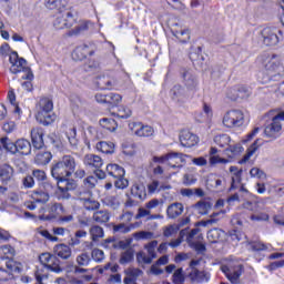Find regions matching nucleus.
Masks as SVG:
<instances>
[{
	"label": "nucleus",
	"instance_id": "obj_1",
	"mask_svg": "<svg viewBox=\"0 0 284 284\" xmlns=\"http://www.w3.org/2000/svg\"><path fill=\"white\" fill-rule=\"evenodd\" d=\"M261 61H264V74L266 77L262 78V83H270V81H274L276 77H282L284 74L283 64L280 63L281 57L273 55H261Z\"/></svg>",
	"mask_w": 284,
	"mask_h": 284
},
{
	"label": "nucleus",
	"instance_id": "obj_2",
	"mask_svg": "<svg viewBox=\"0 0 284 284\" xmlns=\"http://www.w3.org/2000/svg\"><path fill=\"white\" fill-rule=\"evenodd\" d=\"M267 116L271 119V122L264 128V136L266 139H272L273 141L281 136L284 125V111L272 110L267 113Z\"/></svg>",
	"mask_w": 284,
	"mask_h": 284
},
{
	"label": "nucleus",
	"instance_id": "obj_3",
	"mask_svg": "<svg viewBox=\"0 0 284 284\" xmlns=\"http://www.w3.org/2000/svg\"><path fill=\"white\" fill-rule=\"evenodd\" d=\"M36 119L41 125H52L57 121V114L52 113L54 110V102L50 98H41L36 105Z\"/></svg>",
	"mask_w": 284,
	"mask_h": 284
},
{
	"label": "nucleus",
	"instance_id": "obj_4",
	"mask_svg": "<svg viewBox=\"0 0 284 284\" xmlns=\"http://www.w3.org/2000/svg\"><path fill=\"white\" fill-rule=\"evenodd\" d=\"M9 62L11 64L10 72L11 74H22V79L27 81H32L34 79V74H32V69L28 67V61L24 58L19 57L17 51H12L9 54Z\"/></svg>",
	"mask_w": 284,
	"mask_h": 284
},
{
	"label": "nucleus",
	"instance_id": "obj_5",
	"mask_svg": "<svg viewBox=\"0 0 284 284\" xmlns=\"http://www.w3.org/2000/svg\"><path fill=\"white\" fill-rule=\"evenodd\" d=\"M187 154L179 153V152H171L162 156H153V163H164L172 168V170H181L183 165L186 163Z\"/></svg>",
	"mask_w": 284,
	"mask_h": 284
},
{
	"label": "nucleus",
	"instance_id": "obj_6",
	"mask_svg": "<svg viewBox=\"0 0 284 284\" xmlns=\"http://www.w3.org/2000/svg\"><path fill=\"white\" fill-rule=\"evenodd\" d=\"M221 272H223L231 284H241V276H243L245 268L243 267V264L231 261L221 266Z\"/></svg>",
	"mask_w": 284,
	"mask_h": 284
},
{
	"label": "nucleus",
	"instance_id": "obj_7",
	"mask_svg": "<svg viewBox=\"0 0 284 284\" xmlns=\"http://www.w3.org/2000/svg\"><path fill=\"white\" fill-rule=\"evenodd\" d=\"M74 200L79 201L80 205H82L84 210L88 211H94L101 207V203L94 200V197L92 196V191L90 190L78 191Z\"/></svg>",
	"mask_w": 284,
	"mask_h": 284
},
{
	"label": "nucleus",
	"instance_id": "obj_8",
	"mask_svg": "<svg viewBox=\"0 0 284 284\" xmlns=\"http://www.w3.org/2000/svg\"><path fill=\"white\" fill-rule=\"evenodd\" d=\"M245 121L243 111L241 110H231L227 111L223 116V125L225 128H241Z\"/></svg>",
	"mask_w": 284,
	"mask_h": 284
},
{
	"label": "nucleus",
	"instance_id": "obj_9",
	"mask_svg": "<svg viewBox=\"0 0 284 284\" xmlns=\"http://www.w3.org/2000/svg\"><path fill=\"white\" fill-rule=\"evenodd\" d=\"M39 261L43 267H47V270H50V272H55V274H61L63 272V268H61V261L57 255H52L50 253H42L39 256Z\"/></svg>",
	"mask_w": 284,
	"mask_h": 284
},
{
	"label": "nucleus",
	"instance_id": "obj_10",
	"mask_svg": "<svg viewBox=\"0 0 284 284\" xmlns=\"http://www.w3.org/2000/svg\"><path fill=\"white\" fill-rule=\"evenodd\" d=\"M159 246V241L153 240L149 242L144 248L148 252V255L143 252L138 253L136 258L139 263H144L145 265H150L154 258H156V247Z\"/></svg>",
	"mask_w": 284,
	"mask_h": 284
},
{
	"label": "nucleus",
	"instance_id": "obj_11",
	"mask_svg": "<svg viewBox=\"0 0 284 284\" xmlns=\"http://www.w3.org/2000/svg\"><path fill=\"white\" fill-rule=\"evenodd\" d=\"M74 23H77V18H74L71 11H67L55 18L53 28H55V30H65V28H72Z\"/></svg>",
	"mask_w": 284,
	"mask_h": 284
},
{
	"label": "nucleus",
	"instance_id": "obj_12",
	"mask_svg": "<svg viewBox=\"0 0 284 284\" xmlns=\"http://www.w3.org/2000/svg\"><path fill=\"white\" fill-rule=\"evenodd\" d=\"M278 33L281 30L266 27L261 31L260 37L264 45L274 47L278 45Z\"/></svg>",
	"mask_w": 284,
	"mask_h": 284
},
{
	"label": "nucleus",
	"instance_id": "obj_13",
	"mask_svg": "<svg viewBox=\"0 0 284 284\" xmlns=\"http://www.w3.org/2000/svg\"><path fill=\"white\" fill-rule=\"evenodd\" d=\"M93 85L97 90H114L116 88V79L108 74L98 75L93 80Z\"/></svg>",
	"mask_w": 284,
	"mask_h": 284
},
{
	"label": "nucleus",
	"instance_id": "obj_14",
	"mask_svg": "<svg viewBox=\"0 0 284 284\" xmlns=\"http://www.w3.org/2000/svg\"><path fill=\"white\" fill-rule=\"evenodd\" d=\"M74 187H77L74 182L59 181L57 191L58 201H68L71 196L70 191L74 190Z\"/></svg>",
	"mask_w": 284,
	"mask_h": 284
},
{
	"label": "nucleus",
	"instance_id": "obj_15",
	"mask_svg": "<svg viewBox=\"0 0 284 284\" xmlns=\"http://www.w3.org/2000/svg\"><path fill=\"white\" fill-rule=\"evenodd\" d=\"M129 129L135 136H153L154 129L150 125H143L141 122H131L129 123Z\"/></svg>",
	"mask_w": 284,
	"mask_h": 284
},
{
	"label": "nucleus",
	"instance_id": "obj_16",
	"mask_svg": "<svg viewBox=\"0 0 284 284\" xmlns=\"http://www.w3.org/2000/svg\"><path fill=\"white\" fill-rule=\"evenodd\" d=\"M51 176L55 179V181H70V176H72L68 170L61 164L60 161L55 162L51 166Z\"/></svg>",
	"mask_w": 284,
	"mask_h": 284
},
{
	"label": "nucleus",
	"instance_id": "obj_17",
	"mask_svg": "<svg viewBox=\"0 0 284 284\" xmlns=\"http://www.w3.org/2000/svg\"><path fill=\"white\" fill-rule=\"evenodd\" d=\"M180 142L183 148H194L199 143V136L187 130H183L180 133Z\"/></svg>",
	"mask_w": 284,
	"mask_h": 284
},
{
	"label": "nucleus",
	"instance_id": "obj_18",
	"mask_svg": "<svg viewBox=\"0 0 284 284\" xmlns=\"http://www.w3.org/2000/svg\"><path fill=\"white\" fill-rule=\"evenodd\" d=\"M171 97L176 103H185L192 98V95H190V93H187L181 85L173 87L171 90Z\"/></svg>",
	"mask_w": 284,
	"mask_h": 284
},
{
	"label": "nucleus",
	"instance_id": "obj_19",
	"mask_svg": "<svg viewBox=\"0 0 284 284\" xmlns=\"http://www.w3.org/2000/svg\"><path fill=\"white\" fill-rule=\"evenodd\" d=\"M83 163L90 170H101V168H103V159L94 154H87L83 159Z\"/></svg>",
	"mask_w": 284,
	"mask_h": 284
},
{
	"label": "nucleus",
	"instance_id": "obj_20",
	"mask_svg": "<svg viewBox=\"0 0 284 284\" xmlns=\"http://www.w3.org/2000/svg\"><path fill=\"white\" fill-rule=\"evenodd\" d=\"M185 211V206H183V203L181 202H174L170 204L166 209V216L168 219H179L181 214Z\"/></svg>",
	"mask_w": 284,
	"mask_h": 284
},
{
	"label": "nucleus",
	"instance_id": "obj_21",
	"mask_svg": "<svg viewBox=\"0 0 284 284\" xmlns=\"http://www.w3.org/2000/svg\"><path fill=\"white\" fill-rule=\"evenodd\" d=\"M53 252L59 258H62V261H68L72 257V248L67 244H57L53 247Z\"/></svg>",
	"mask_w": 284,
	"mask_h": 284
},
{
	"label": "nucleus",
	"instance_id": "obj_22",
	"mask_svg": "<svg viewBox=\"0 0 284 284\" xmlns=\"http://www.w3.org/2000/svg\"><path fill=\"white\" fill-rule=\"evenodd\" d=\"M70 0H44V8L47 10H54L55 12H63L68 8Z\"/></svg>",
	"mask_w": 284,
	"mask_h": 284
},
{
	"label": "nucleus",
	"instance_id": "obj_23",
	"mask_svg": "<svg viewBox=\"0 0 284 284\" xmlns=\"http://www.w3.org/2000/svg\"><path fill=\"white\" fill-rule=\"evenodd\" d=\"M187 278H190L191 283H204V281H210V274L205 273V271L192 268L187 273Z\"/></svg>",
	"mask_w": 284,
	"mask_h": 284
},
{
	"label": "nucleus",
	"instance_id": "obj_24",
	"mask_svg": "<svg viewBox=\"0 0 284 284\" xmlns=\"http://www.w3.org/2000/svg\"><path fill=\"white\" fill-rule=\"evenodd\" d=\"M31 141H32V145H33V148H36V150H41V148H43V145H44L43 129L33 128L31 130Z\"/></svg>",
	"mask_w": 284,
	"mask_h": 284
},
{
	"label": "nucleus",
	"instance_id": "obj_25",
	"mask_svg": "<svg viewBox=\"0 0 284 284\" xmlns=\"http://www.w3.org/2000/svg\"><path fill=\"white\" fill-rule=\"evenodd\" d=\"M12 176H14V169L9 164L0 165V181L4 185H8L9 182L12 181Z\"/></svg>",
	"mask_w": 284,
	"mask_h": 284
},
{
	"label": "nucleus",
	"instance_id": "obj_26",
	"mask_svg": "<svg viewBox=\"0 0 284 284\" xmlns=\"http://www.w3.org/2000/svg\"><path fill=\"white\" fill-rule=\"evenodd\" d=\"M59 161L72 176V174H74V170H77V159L72 155H63Z\"/></svg>",
	"mask_w": 284,
	"mask_h": 284
},
{
	"label": "nucleus",
	"instance_id": "obj_27",
	"mask_svg": "<svg viewBox=\"0 0 284 284\" xmlns=\"http://www.w3.org/2000/svg\"><path fill=\"white\" fill-rule=\"evenodd\" d=\"M172 33L181 43H187V41H190V29H179V24H175L172 29Z\"/></svg>",
	"mask_w": 284,
	"mask_h": 284
},
{
	"label": "nucleus",
	"instance_id": "obj_28",
	"mask_svg": "<svg viewBox=\"0 0 284 284\" xmlns=\"http://www.w3.org/2000/svg\"><path fill=\"white\" fill-rule=\"evenodd\" d=\"M16 150L19 154L28 156L32 152V144L26 139H20L16 142Z\"/></svg>",
	"mask_w": 284,
	"mask_h": 284
},
{
	"label": "nucleus",
	"instance_id": "obj_29",
	"mask_svg": "<svg viewBox=\"0 0 284 284\" xmlns=\"http://www.w3.org/2000/svg\"><path fill=\"white\" fill-rule=\"evenodd\" d=\"M243 145L241 143L229 144V146L224 150L226 156L229 159H236L240 154H243Z\"/></svg>",
	"mask_w": 284,
	"mask_h": 284
},
{
	"label": "nucleus",
	"instance_id": "obj_30",
	"mask_svg": "<svg viewBox=\"0 0 284 284\" xmlns=\"http://www.w3.org/2000/svg\"><path fill=\"white\" fill-rule=\"evenodd\" d=\"M106 172L109 176H113V179H121V176H125V169L119 164H108Z\"/></svg>",
	"mask_w": 284,
	"mask_h": 284
},
{
	"label": "nucleus",
	"instance_id": "obj_31",
	"mask_svg": "<svg viewBox=\"0 0 284 284\" xmlns=\"http://www.w3.org/2000/svg\"><path fill=\"white\" fill-rule=\"evenodd\" d=\"M64 134L71 145V148H77L79 145V140L77 139V128L69 125L64 129Z\"/></svg>",
	"mask_w": 284,
	"mask_h": 284
},
{
	"label": "nucleus",
	"instance_id": "obj_32",
	"mask_svg": "<svg viewBox=\"0 0 284 284\" xmlns=\"http://www.w3.org/2000/svg\"><path fill=\"white\" fill-rule=\"evenodd\" d=\"M89 234L93 243H99V241H101V239L105 236V232L103 231V227L99 225H92L89 230Z\"/></svg>",
	"mask_w": 284,
	"mask_h": 284
},
{
	"label": "nucleus",
	"instance_id": "obj_33",
	"mask_svg": "<svg viewBox=\"0 0 284 284\" xmlns=\"http://www.w3.org/2000/svg\"><path fill=\"white\" fill-rule=\"evenodd\" d=\"M223 236H225V232L221 229H212L207 232V241L210 243H221V241H223Z\"/></svg>",
	"mask_w": 284,
	"mask_h": 284
},
{
	"label": "nucleus",
	"instance_id": "obj_34",
	"mask_svg": "<svg viewBox=\"0 0 284 284\" xmlns=\"http://www.w3.org/2000/svg\"><path fill=\"white\" fill-rule=\"evenodd\" d=\"M131 194L135 199H140V201H143L148 196V193L145 192V185L136 183L133 184L131 187Z\"/></svg>",
	"mask_w": 284,
	"mask_h": 284
},
{
	"label": "nucleus",
	"instance_id": "obj_35",
	"mask_svg": "<svg viewBox=\"0 0 284 284\" xmlns=\"http://www.w3.org/2000/svg\"><path fill=\"white\" fill-rule=\"evenodd\" d=\"M182 78L186 88H196V78L192 74V71L183 69Z\"/></svg>",
	"mask_w": 284,
	"mask_h": 284
},
{
	"label": "nucleus",
	"instance_id": "obj_36",
	"mask_svg": "<svg viewBox=\"0 0 284 284\" xmlns=\"http://www.w3.org/2000/svg\"><path fill=\"white\" fill-rule=\"evenodd\" d=\"M182 78L186 88H196V78L192 74V71L183 69Z\"/></svg>",
	"mask_w": 284,
	"mask_h": 284
},
{
	"label": "nucleus",
	"instance_id": "obj_37",
	"mask_svg": "<svg viewBox=\"0 0 284 284\" xmlns=\"http://www.w3.org/2000/svg\"><path fill=\"white\" fill-rule=\"evenodd\" d=\"M143 274L142 270L139 268H128L126 277L124 278V284H128V281L132 284H136V278Z\"/></svg>",
	"mask_w": 284,
	"mask_h": 284
},
{
	"label": "nucleus",
	"instance_id": "obj_38",
	"mask_svg": "<svg viewBox=\"0 0 284 284\" xmlns=\"http://www.w3.org/2000/svg\"><path fill=\"white\" fill-rule=\"evenodd\" d=\"M17 254V251L12 245L6 244L0 246V258L6 260V258H12Z\"/></svg>",
	"mask_w": 284,
	"mask_h": 284
},
{
	"label": "nucleus",
	"instance_id": "obj_39",
	"mask_svg": "<svg viewBox=\"0 0 284 284\" xmlns=\"http://www.w3.org/2000/svg\"><path fill=\"white\" fill-rule=\"evenodd\" d=\"M75 263L79 267H88L92 263V257H90V253L83 252L77 255Z\"/></svg>",
	"mask_w": 284,
	"mask_h": 284
},
{
	"label": "nucleus",
	"instance_id": "obj_40",
	"mask_svg": "<svg viewBox=\"0 0 284 284\" xmlns=\"http://www.w3.org/2000/svg\"><path fill=\"white\" fill-rule=\"evenodd\" d=\"M88 57V45L77 47L72 52L73 61H83Z\"/></svg>",
	"mask_w": 284,
	"mask_h": 284
},
{
	"label": "nucleus",
	"instance_id": "obj_41",
	"mask_svg": "<svg viewBox=\"0 0 284 284\" xmlns=\"http://www.w3.org/2000/svg\"><path fill=\"white\" fill-rule=\"evenodd\" d=\"M194 210L195 212H197V214H202L205 215L210 212V210H212V204L205 200L197 202L194 205Z\"/></svg>",
	"mask_w": 284,
	"mask_h": 284
},
{
	"label": "nucleus",
	"instance_id": "obj_42",
	"mask_svg": "<svg viewBox=\"0 0 284 284\" xmlns=\"http://www.w3.org/2000/svg\"><path fill=\"white\" fill-rule=\"evenodd\" d=\"M97 150L103 154H114V144L112 142L101 141L97 144Z\"/></svg>",
	"mask_w": 284,
	"mask_h": 284
},
{
	"label": "nucleus",
	"instance_id": "obj_43",
	"mask_svg": "<svg viewBox=\"0 0 284 284\" xmlns=\"http://www.w3.org/2000/svg\"><path fill=\"white\" fill-rule=\"evenodd\" d=\"M122 101L123 97L119 93L111 92L106 94V105H110L111 108H116Z\"/></svg>",
	"mask_w": 284,
	"mask_h": 284
},
{
	"label": "nucleus",
	"instance_id": "obj_44",
	"mask_svg": "<svg viewBox=\"0 0 284 284\" xmlns=\"http://www.w3.org/2000/svg\"><path fill=\"white\" fill-rule=\"evenodd\" d=\"M31 199H33L36 203H48V201H50V194L43 191H33Z\"/></svg>",
	"mask_w": 284,
	"mask_h": 284
},
{
	"label": "nucleus",
	"instance_id": "obj_45",
	"mask_svg": "<svg viewBox=\"0 0 284 284\" xmlns=\"http://www.w3.org/2000/svg\"><path fill=\"white\" fill-rule=\"evenodd\" d=\"M93 221H95V223H108V221H110V212L108 210L94 212Z\"/></svg>",
	"mask_w": 284,
	"mask_h": 284
},
{
	"label": "nucleus",
	"instance_id": "obj_46",
	"mask_svg": "<svg viewBox=\"0 0 284 284\" xmlns=\"http://www.w3.org/2000/svg\"><path fill=\"white\" fill-rule=\"evenodd\" d=\"M214 143L219 145V148H229L230 143H232V138L227 134H220L214 138Z\"/></svg>",
	"mask_w": 284,
	"mask_h": 284
},
{
	"label": "nucleus",
	"instance_id": "obj_47",
	"mask_svg": "<svg viewBox=\"0 0 284 284\" xmlns=\"http://www.w3.org/2000/svg\"><path fill=\"white\" fill-rule=\"evenodd\" d=\"M0 143L2 148L7 150V152H10L11 154H17V142L14 143L8 138H2L0 139Z\"/></svg>",
	"mask_w": 284,
	"mask_h": 284
},
{
	"label": "nucleus",
	"instance_id": "obj_48",
	"mask_svg": "<svg viewBox=\"0 0 284 284\" xmlns=\"http://www.w3.org/2000/svg\"><path fill=\"white\" fill-rule=\"evenodd\" d=\"M50 161H52V153L50 152H42L36 155V163L38 165H48Z\"/></svg>",
	"mask_w": 284,
	"mask_h": 284
},
{
	"label": "nucleus",
	"instance_id": "obj_49",
	"mask_svg": "<svg viewBox=\"0 0 284 284\" xmlns=\"http://www.w3.org/2000/svg\"><path fill=\"white\" fill-rule=\"evenodd\" d=\"M179 230H181V226L179 224H171L163 227V236L166 239H170L171 236H176L179 234Z\"/></svg>",
	"mask_w": 284,
	"mask_h": 284
},
{
	"label": "nucleus",
	"instance_id": "obj_50",
	"mask_svg": "<svg viewBox=\"0 0 284 284\" xmlns=\"http://www.w3.org/2000/svg\"><path fill=\"white\" fill-rule=\"evenodd\" d=\"M100 125L104 130H109V132H114L116 130V121H114V119L103 118L100 120Z\"/></svg>",
	"mask_w": 284,
	"mask_h": 284
},
{
	"label": "nucleus",
	"instance_id": "obj_51",
	"mask_svg": "<svg viewBox=\"0 0 284 284\" xmlns=\"http://www.w3.org/2000/svg\"><path fill=\"white\" fill-rule=\"evenodd\" d=\"M172 283L173 284H185V273L183 268H176L172 275Z\"/></svg>",
	"mask_w": 284,
	"mask_h": 284
},
{
	"label": "nucleus",
	"instance_id": "obj_52",
	"mask_svg": "<svg viewBox=\"0 0 284 284\" xmlns=\"http://www.w3.org/2000/svg\"><path fill=\"white\" fill-rule=\"evenodd\" d=\"M199 229H193L186 236V243L189 245L194 244L196 241H201L203 239V235L199 234Z\"/></svg>",
	"mask_w": 284,
	"mask_h": 284
},
{
	"label": "nucleus",
	"instance_id": "obj_53",
	"mask_svg": "<svg viewBox=\"0 0 284 284\" xmlns=\"http://www.w3.org/2000/svg\"><path fill=\"white\" fill-rule=\"evenodd\" d=\"M135 241H152L154 233L150 231H141L133 234Z\"/></svg>",
	"mask_w": 284,
	"mask_h": 284
},
{
	"label": "nucleus",
	"instance_id": "obj_54",
	"mask_svg": "<svg viewBox=\"0 0 284 284\" xmlns=\"http://www.w3.org/2000/svg\"><path fill=\"white\" fill-rule=\"evenodd\" d=\"M132 230H134V225H128L125 222L113 226V232H119L120 234H129Z\"/></svg>",
	"mask_w": 284,
	"mask_h": 284
},
{
	"label": "nucleus",
	"instance_id": "obj_55",
	"mask_svg": "<svg viewBox=\"0 0 284 284\" xmlns=\"http://www.w3.org/2000/svg\"><path fill=\"white\" fill-rule=\"evenodd\" d=\"M256 150H258V148L256 146V142H255L247 149L245 155L242 158V160H240V164L243 165L247 163V161H250V159L254 156V154L256 153Z\"/></svg>",
	"mask_w": 284,
	"mask_h": 284
},
{
	"label": "nucleus",
	"instance_id": "obj_56",
	"mask_svg": "<svg viewBox=\"0 0 284 284\" xmlns=\"http://www.w3.org/2000/svg\"><path fill=\"white\" fill-rule=\"evenodd\" d=\"M49 212H51L53 216H61V214H65V209L61 203H53L50 205Z\"/></svg>",
	"mask_w": 284,
	"mask_h": 284
},
{
	"label": "nucleus",
	"instance_id": "obj_57",
	"mask_svg": "<svg viewBox=\"0 0 284 284\" xmlns=\"http://www.w3.org/2000/svg\"><path fill=\"white\" fill-rule=\"evenodd\" d=\"M230 162H231L230 159L221 158L220 155H213V156H210L209 159V163L211 168H214V165H219V163L222 165H227V163Z\"/></svg>",
	"mask_w": 284,
	"mask_h": 284
},
{
	"label": "nucleus",
	"instance_id": "obj_58",
	"mask_svg": "<svg viewBox=\"0 0 284 284\" xmlns=\"http://www.w3.org/2000/svg\"><path fill=\"white\" fill-rule=\"evenodd\" d=\"M250 175L252 179H260V181H265V179H267L265 171L258 168H252L250 171Z\"/></svg>",
	"mask_w": 284,
	"mask_h": 284
},
{
	"label": "nucleus",
	"instance_id": "obj_59",
	"mask_svg": "<svg viewBox=\"0 0 284 284\" xmlns=\"http://www.w3.org/2000/svg\"><path fill=\"white\" fill-rule=\"evenodd\" d=\"M91 256L95 263H103V261H105V253L100 248H93Z\"/></svg>",
	"mask_w": 284,
	"mask_h": 284
},
{
	"label": "nucleus",
	"instance_id": "obj_60",
	"mask_svg": "<svg viewBox=\"0 0 284 284\" xmlns=\"http://www.w3.org/2000/svg\"><path fill=\"white\" fill-rule=\"evenodd\" d=\"M7 268L9 270V272H21V263L9 258L8 262L6 263Z\"/></svg>",
	"mask_w": 284,
	"mask_h": 284
},
{
	"label": "nucleus",
	"instance_id": "obj_61",
	"mask_svg": "<svg viewBox=\"0 0 284 284\" xmlns=\"http://www.w3.org/2000/svg\"><path fill=\"white\" fill-rule=\"evenodd\" d=\"M116 116H119V119H130V116H132V110L128 106H120Z\"/></svg>",
	"mask_w": 284,
	"mask_h": 284
},
{
	"label": "nucleus",
	"instance_id": "obj_62",
	"mask_svg": "<svg viewBox=\"0 0 284 284\" xmlns=\"http://www.w3.org/2000/svg\"><path fill=\"white\" fill-rule=\"evenodd\" d=\"M132 258H134V254L132 253V251H125L121 254L120 264L125 265L128 263H131Z\"/></svg>",
	"mask_w": 284,
	"mask_h": 284
},
{
	"label": "nucleus",
	"instance_id": "obj_63",
	"mask_svg": "<svg viewBox=\"0 0 284 284\" xmlns=\"http://www.w3.org/2000/svg\"><path fill=\"white\" fill-rule=\"evenodd\" d=\"M116 181L114 182V186L116 187V190H125V187H128V185H130V181H128V179L120 176V178H115Z\"/></svg>",
	"mask_w": 284,
	"mask_h": 284
},
{
	"label": "nucleus",
	"instance_id": "obj_64",
	"mask_svg": "<svg viewBox=\"0 0 284 284\" xmlns=\"http://www.w3.org/2000/svg\"><path fill=\"white\" fill-rule=\"evenodd\" d=\"M237 99H247L251 94L250 89L247 87L237 85Z\"/></svg>",
	"mask_w": 284,
	"mask_h": 284
}]
</instances>
